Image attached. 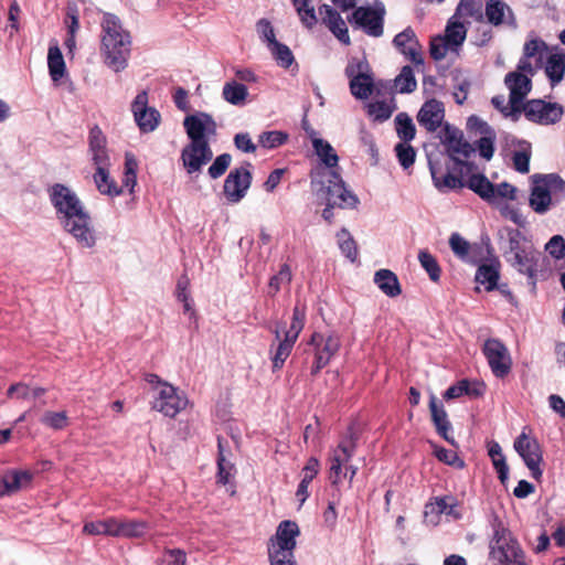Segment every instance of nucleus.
<instances>
[{"label": "nucleus", "instance_id": "nucleus-26", "mask_svg": "<svg viewBox=\"0 0 565 565\" xmlns=\"http://www.w3.org/2000/svg\"><path fill=\"white\" fill-rule=\"evenodd\" d=\"M541 258V253L532 249L522 254V256L512 257L509 260L519 273L527 277V284L535 289L537 282V264Z\"/></svg>", "mask_w": 565, "mask_h": 565}, {"label": "nucleus", "instance_id": "nucleus-37", "mask_svg": "<svg viewBox=\"0 0 565 565\" xmlns=\"http://www.w3.org/2000/svg\"><path fill=\"white\" fill-rule=\"evenodd\" d=\"M541 181L544 182L548 192L551 193V198L553 199V203L559 204L565 201V180L562 179L556 173L550 174H541Z\"/></svg>", "mask_w": 565, "mask_h": 565}, {"label": "nucleus", "instance_id": "nucleus-45", "mask_svg": "<svg viewBox=\"0 0 565 565\" xmlns=\"http://www.w3.org/2000/svg\"><path fill=\"white\" fill-rule=\"evenodd\" d=\"M217 479L220 483L225 486L230 482L232 471L234 470V465L226 459L221 438L217 439Z\"/></svg>", "mask_w": 565, "mask_h": 565}, {"label": "nucleus", "instance_id": "nucleus-36", "mask_svg": "<svg viewBox=\"0 0 565 565\" xmlns=\"http://www.w3.org/2000/svg\"><path fill=\"white\" fill-rule=\"evenodd\" d=\"M488 455L491 458L492 465L498 473V478L504 484L509 477V466L502 452L501 446L497 441L488 444Z\"/></svg>", "mask_w": 565, "mask_h": 565}, {"label": "nucleus", "instance_id": "nucleus-62", "mask_svg": "<svg viewBox=\"0 0 565 565\" xmlns=\"http://www.w3.org/2000/svg\"><path fill=\"white\" fill-rule=\"evenodd\" d=\"M531 152L529 150H520L513 153V167L520 173H527L530 171Z\"/></svg>", "mask_w": 565, "mask_h": 565}, {"label": "nucleus", "instance_id": "nucleus-46", "mask_svg": "<svg viewBox=\"0 0 565 565\" xmlns=\"http://www.w3.org/2000/svg\"><path fill=\"white\" fill-rule=\"evenodd\" d=\"M395 86L401 94H411L417 88V82L413 68L409 65L403 66L395 78Z\"/></svg>", "mask_w": 565, "mask_h": 565}, {"label": "nucleus", "instance_id": "nucleus-49", "mask_svg": "<svg viewBox=\"0 0 565 565\" xmlns=\"http://www.w3.org/2000/svg\"><path fill=\"white\" fill-rule=\"evenodd\" d=\"M268 49L274 60L280 67L288 68L295 62L294 54L286 44L277 41L274 44H271Z\"/></svg>", "mask_w": 565, "mask_h": 565}, {"label": "nucleus", "instance_id": "nucleus-28", "mask_svg": "<svg viewBox=\"0 0 565 565\" xmlns=\"http://www.w3.org/2000/svg\"><path fill=\"white\" fill-rule=\"evenodd\" d=\"M47 67L51 79L54 83L60 82L66 74L64 57L56 40H52L50 42L47 51Z\"/></svg>", "mask_w": 565, "mask_h": 565}, {"label": "nucleus", "instance_id": "nucleus-9", "mask_svg": "<svg viewBox=\"0 0 565 565\" xmlns=\"http://www.w3.org/2000/svg\"><path fill=\"white\" fill-rule=\"evenodd\" d=\"M88 145L90 159L96 167L95 184L102 194H106V139L98 126L90 129Z\"/></svg>", "mask_w": 565, "mask_h": 565}, {"label": "nucleus", "instance_id": "nucleus-63", "mask_svg": "<svg viewBox=\"0 0 565 565\" xmlns=\"http://www.w3.org/2000/svg\"><path fill=\"white\" fill-rule=\"evenodd\" d=\"M479 153L486 160H490L494 153V137L484 135L477 141Z\"/></svg>", "mask_w": 565, "mask_h": 565}, {"label": "nucleus", "instance_id": "nucleus-57", "mask_svg": "<svg viewBox=\"0 0 565 565\" xmlns=\"http://www.w3.org/2000/svg\"><path fill=\"white\" fill-rule=\"evenodd\" d=\"M448 51H454V49L445 41L441 35H437L431 39L429 53L433 60L440 61L445 58Z\"/></svg>", "mask_w": 565, "mask_h": 565}, {"label": "nucleus", "instance_id": "nucleus-52", "mask_svg": "<svg viewBox=\"0 0 565 565\" xmlns=\"http://www.w3.org/2000/svg\"><path fill=\"white\" fill-rule=\"evenodd\" d=\"M292 275L291 269L288 264H282L280 266L279 271L274 275L268 284L269 294L275 296L284 285H289L291 282Z\"/></svg>", "mask_w": 565, "mask_h": 565}, {"label": "nucleus", "instance_id": "nucleus-1", "mask_svg": "<svg viewBox=\"0 0 565 565\" xmlns=\"http://www.w3.org/2000/svg\"><path fill=\"white\" fill-rule=\"evenodd\" d=\"M47 193L62 228L81 246L92 247L95 244V235L90 226V216L76 192L65 184L54 183L47 189Z\"/></svg>", "mask_w": 565, "mask_h": 565}, {"label": "nucleus", "instance_id": "nucleus-25", "mask_svg": "<svg viewBox=\"0 0 565 565\" xmlns=\"http://www.w3.org/2000/svg\"><path fill=\"white\" fill-rule=\"evenodd\" d=\"M319 13L322 17V22L329 28L334 36L343 44H350L349 31L340 13L329 4L320 6Z\"/></svg>", "mask_w": 565, "mask_h": 565}, {"label": "nucleus", "instance_id": "nucleus-42", "mask_svg": "<svg viewBox=\"0 0 565 565\" xmlns=\"http://www.w3.org/2000/svg\"><path fill=\"white\" fill-rule=\"evenodd\" d=\"M291 2L301 23L306 28L312 29L317 24L318 19L315 8L310 6V0H291Z\"/></svg>", "mask_w": 565, "mask_h": 565}, {"label": "nucleus", "instance_id": "nucleus-29", "mask_svg": "<svg viewBox=\"0 0 565 565\" xmlns=\"http://www.w3.org/2000/svg\"><path fill=\"white\" fill-rule=\"evenodd\" d=\"M374 282L387 297L394 298L402 294L397 276L390 269H380L374 275Z\"/></svg>", "mask_w": 565, "mask_h": 565}, {"label": "nucleus", "instance_id": "nucleus-16", "mask_svg": "<svg viewBox=\"0 0 565 565\" xmlns=\"http://www.w3.org/2000/svg\"><path fill=\"white\" fill-rule=\"evenodd\" d=\"M504 83L510 89L511 113L520 114L524 105L523 100L531 92L532 82L526 74L510 72L505 75Z\"/></svg>", "mask_w": 565, "mask_h": 565}, {"label": "nucleus", "instance_id": "nucleus-50", "mask_svg": "<svg viewBox=\"0 0 565 565\" xmlns=\"http://www.w3.org/2000/svg\"><path fill=\"white\" fill-rule=\"evenodd\" d=\"M534 249L533 246L526 242L525 237L518 230L509 233V252L512 254V257L522 256V254H526Z\"/></svg>", "mask_w": 565, "mask_h": 565}, {"label": "nucleus", "instance_id": "nucleus-17", "mask_svg": "<svg viewBox=\"0 0 565 565\" xmlns=\"http://www.w3.org/2000/svg\"><path fill=\"white\" fill-rule=\"evenodd\" d=\"M349 22L361 28L370 36L379 38L383 34V14L371 7L356 8Z\"/></svg>", "mask_w": 565, "mask_h": 565}, {"label": "nucleus", "instance_id": "nucleus-41", "mask_svg": "<svg viewBox=\"0 0 565 565\" xmlns=\"http://www.w3.org/2000/svg\"><path fill=\"white\" fill-rule=\"evenodd\" d=\"M312 146L317 156L328 168H334L338 166L339 157L328 141L316 138L312 140Z\"/></svg>", "mask_w": 565, "mask_h": 565}, {"label": "nucleus", "instance_id": "nucleus-2", "mask_svg": "<svg viewBox=\"0 0 565 565\" xmlns=\"http://www.w3.org/2000/svg\"><path fill=\"white\" fill-rule=\"evenodd\" d=\"M183 127L190 142L182 149L180 159L186 173L192 175L200 173L202 168L213 158L209 137L215 136L217 125L207 113L188 115L183 120Z\"/></svg>", "mask_w": 565, "mask_h": 565}, {"label": "nucleus", "instance_id": "nucleus-35", "mask_svg": "<svg viewBox=\"0 0 565 565\" xmlns=\"http://www.w3.org/2000/svg\"><path fill=\"white\" fill-rule=\"evenodd\" d=\"M456 18H451L445 29V34L441 35L445 41L457 51L458 47L462 45L467 36V29L462 22L455 20Z\"/></svg>", "mask_w": 565, "mask_h": 565}, {"label": "nucleus", "instance_id": "nucleus-44", "mask_svg": "<svg viewBox=\"0 0 565 565\" xmlns=\"http://www.w3.org/2000/svg\"><path fill=\"white\" fill-rule=\"evenodd\" d=\"M137 170L138 161L135 154L131 152H126L122 186L127 188L129 193H132L134 188L137 184Z\"/></svg>", "mask_w": 565, "mask_h": 565}, {"label": "nucleus", "instance_id": "nucleus-55", "mask_svg": "<svg viewBox=\"0 0 565 565\" xmlns=\"http://www.w3.org/2000/svg\"><path fill=\"white\" fill-rule=\"evenodd\" d=\"M232 163V156L227 152L217 156L207 169L211 179L221 178Z\"/></svg>", "mask_w": 565, "mask_h": 565}, {"label": "nucleus", "instance_id": "nucleus-10", "mask_svg": "<svg viewBox=\"0 0 565 565\" xmlns=\"http://www.w3.org/2000/svg\"><path fill=\"white\" fill-rule=\"evenodd\" d=\"M482 353L495 377L504 379L510 374L512 359L503 342L499 339L486 340L482 347Z\"/></svg>", "mask_w": 565, "mask_h": 565}, {"label": "nucleus", "instance_id": "nucleus-56", "mask_svg": "<svg viewBox=\"0 0 565 565\" xmlns=\"http://www.w3.org/2000/svg\"><path fill=\"white\" fill-rule=\"evenodd\" d=\"M396 157L404 169L411 168L416 158L415 149L408 142H399L395 146Z\"/></svg>", "mask_w": 565, "mask_h": 565}, {"label": "nucleus", "instance_id": "nucleus-61", "mask_svg": "<svg viewBox=\"0 0 565 565\" xmlns=\"http://www.w3.org/2000/svg\"><path fill=\"white\" fill-rule=\"evenodd\" d=\"M435 456L437 459L446 465L462 468L465 462L458 457V455L446 448L439 447L435 449Z\"/></svg>", "mask_w": 565, "mask_h": 565}, {"label": "nucleus", "instance_id": "nucleus-60", "mask_svg": "<svg viewBox=\"0 0 565 565\" xmlns=\"http://www.w3.org/2000/svg\"><path fill=\"white\" fill-rule=\"evenodd\" d=\"M546 252L555 259L565 257V239L561 235H554L545 245Z\"/></svg>", "mask_w": 565, "mask_h": 565}, {"label": "nucleus", "instance_id": "nucleus-43", "mask_svg": "<svg viewBox=\"0 0 565 565\" xmlns=\"http://www.w3.org/2000/svg\"><path fill=\"white\" fill-rule=\"evenodd\" d=\"M306 305L297 302L292 309L290 327L285 331L289 338L297 341L306 323Z\"/></svg>", "mask_w": 565, "mask_h": 565}, {"label": "nucleus", "instance_id": "nucleus-30", "mask_svg": "<svg viewBox=\"0 0 565 565\" xmlns=\"http://www.w3.org/2000/svg\"><path fill=\"white\" fill-rule=\"evenodd\" d=\"M500 264L497 259L479 265L476 273V281L483 285L487 291L494 290L500 277Z\"/></svg>", "mask_w": 565, "mask_h": 565}, {"label": "nucleus", "instance_id": "nucleus-40", "mask_svg": "<svg viewBox=\"0 0 565 565\" xmlns=\"http://www.w3.org/2000/svg\"><path fill=\"white\" fill-rule=\"evenodd\" d=\"M473 18L478 22L483 21L482 2L480 0H460L454 18Z\"/></svg>", "mask_w": 565, "mask_h": 565}, {"label": "nucleus", "instance_id": "nucleus-8", "mask_svg": "<svg viewBox=\"0 0 565 565\" xmlns=\"http://www.w3.org/2000/svg\"><path fill=\"white\" fill-rule=\"evenodd\" d=\"M253 180L252 163L245 161L230 171L224 180L223 194L230 203L241 202L247 194Z\"/></svg>", "mask_w": 565, "mask_h": 565}, {"label": "nucleus", "instance_id": "nucleus-33", "mask_svg": "<svg viewBox=\"0 0 565 565\" xmlns=\"http://www.w3.org/2000/svg\"><path fill=\"white\" fill-rule=\"evenodd\" d=\"M31 478L32 476L28 471L12 470L7 472L0 479V489L3 491V497L18 492L24 483L31 481Z\"/></svg>", "mask_w": 565, "mask_h": 565}, {"label": "nucleus", "instance_id": "nucleus-7", "mask_svg": "<svg viewBox=\"0 0 565 565\" xmlns=\"http://www.w3.org/2000/svg\"><path fill=\"white\" fill-rule=\"evenodd\" d=\"M358 434L353 426H349L347 435L332 450L329 461V479L333 486H338L342 480V468L355 454Z\"/></svg>", "mask_w": 565, "mask_h": 565}, {"label": "nucleus", "instance_id": "nucleus-48", "mask_svg": "<svg viewBox=\"0 0 565 565\" xmlns=\"http://www.w3.org/2000/svg\"><path fill=\"white\" fill-rule=\"evenodd\" d=\"M338 244L342 254L354 262L358 258V247L353 237L350 235L347 228H342L337 233Z\"/></svg>", "mask_w": 565, "mask_h": 565}, {"label": "nucleus", "instance_id": "nucleus-5", "mask_svg": "<svg viewBox=\"0 0 565 565\" xmlns=\"http://www.w3.org/2000/svg\"><path fill=\"white\" fill-rule=\"evenodd\" d=\"M108 67L120 72L128 65L131 51V36L124 30L119 20L108 13Z\"/></svg>", "mask_w": 565, "mask_h": 565}, {"label": "nucleus", "instance_id": "nucleus-32", "mask_svg": "<svg viewBox=\"0 0 565 565\" xmlns=\"http://www.w3.org/2000/svg\"><path fill=\"white\" fill-rule=\"evenodd\" d=\"M484 15L488 22L494 26L503 24L507 15L513 19L511 8L502 0H487Z\"/></svg>", "mask_w": 565, "mask_h": 565}, {"label": "nucleus", "instance_id": "nucleus-34", "mask_svg": "<svg viewBox=\"0 0 565 565\" xmlns=\"http://www.w3.org/2000/svg\"><path fill=\"white\" fill-rule=\"evenodd\" d=\"M545 74L552 86L562 82L565 74V53L551 54L545 64Z\"/></svg>", "mask_w": 565, "mask_h": 565}, {"label": "nucleus", "instance_id": "nucleus-19", "mask_svg": "<svg viewBox=\"0 0 565 565\" xmlns=\"http://www.w3.org/2000/svg\"><path fill=\"white\" fill-rule=\"evenodd\" d=\"M394 46L411 62L423 65L422 45L419 44L414 30L408 26L393 39Z\"/></svg>", "mask_w": 565, "mask_h": 565}, {"label": "nucleus", "instance_id": "nucleus-18", "mask_svg": "<svg viewBox=\"0 0 565 565\" xmlns=\"http://www.w3.org/2000/svg\"><path fill=\"white\" fill-rule=\"evenodd\" d=\"M514 546H521L518 540L512 535L501 522L493 525V536L490 543V556L494 561L507 559V554L514 550Z\"/></svg>", "mask_w": 565, "mask_h": 565}, {"label": "nucleus", "instance_id": "nucleus-39", "mask_svg": "<svg viewBox=\"0 0 565 565\" xmlns=\"http://www.w3.org/2000/svg\"><path fill=\"white\" fill-rule=\"evenodd\" d=\"M351 94L358 99H366L373 92V79L370 75L360 73L350 81Z\"/></svg>", "mask_w": 565, "mask_h": 565}, {"label": "nucleus", "instance_id": "nucleus-53", "mask_svg": "<svg viewBox=\"0 0 565 565\" xmlns=\"http://www.w3.org/2000/svg\"><path fill=\"white\" fill-rule=\"evenodd\" d=\"M418 260L422 267L427 271L429 278L437 282L440 279L441 273L437 259L428 250H420L418 254Z\"/></svg>", "mask_w": 565, "mask_h": 565}, {"label": "nucleus", "instance_id": "nucleus-4", "mask_svg": "<svg viewBox=\"0 0 565 565\" xmlns=\"http://www.w3.org/2000/svg\"><path fill=\"white\" fill-rule=\"evenodd\" d=\"M439 138L449 153V160L445 164L444 172H447V166L450 167L452 172L459 170L460 173H462L463 169H466L467 172H471L476 169L475 163L463 161L459 158V156L469 158L476 150L471 143L463 139V134L460 129L446 122L439 132Z\"/></svg>", "mask_w": 565, "mask_h": 565}, {"label": "nucleus", "instance_id": "nucleus-31", "mask_svg": "<svg viewBox=\"0 0 565 565\" xmlns=\"http://www.w3.org/2000/svg\"><path fill=\"white\" fill-rule=\"evenodd\" d=\"M275 339L278 341L277 348L271 355L273 369L279 370L282 367L284 363L290 355L292 348L296 343V340L288 337V334H284L281 338V332L279 329L274 331Z\"/></svg>", "mask_w": 565, "mask_h": 565}, {"label": "nucleus", "instance_id": "nucleus-13", "mask_svg": "<svg viewBox=\"0 0 565 565\" xmlns=\"http://www.w3.org/2000/svg\"><path fill=\"white\" fill-rule=\"evenodd\" d=\"M309 344L315 347V361L311 366V375L316 376L321 369H323L332 356L340 349V339L335 334L324 335L319 332H315L311 335Z\"/></svg>", "mask_w": 565, "mask_h": 565}, {"label": "nucleus", "instance_id": "nucleus-23", "mask_svg": "<svg viewBox=\"0 0 565 565\" xmlns=\"http://www.w3.org/2000/svg\"><path fill=\"white\" fill-rule=\"evenodd\" d=\"M532 182L529 204L535 213L545 214L552 205H555L551 193L544 182L541 181V174L532 175Z\"/></svg>", "mask_w": 565, "mask_h": 565}, {"label": "nucleus", "instance_id": "nucleus-27", "mask_svg": "<svg viewBox=\"0 0 565 565\" xmlns=\"http://www.w3.org/2000/svg\"><path fill=\"white\" fill-rule=\"evenodd\" d=\"M449 245L458 258L470 264H477L478 256L481 255L482 252V248L479 245H471L458 233L451 234Z\"/></svg>", "mask_w": 565, "mask_h": 565}, {"label": "nucleus", "instance_id": "nucleus-64", "mask_svg": "<svg viewBox=\"0 0 565 565\" xmlns=\"http://www.w3.org/2000/svg\"><path fill=\"white\" fill-rule=\"evenodd\" d=\"M7 396L18 399H31V387L23 382L12 384L7 391Z\"/></svg>", "mask_w": 565, "mask_h": 565}, {"label": "nucleus", "instance_id": "nucleus-11", "mask_svg": "<svg viewBox=\"0 0 565 565\" xmlns=\"http://www.w3.org/2000/svg\"><path fill=\"white\" fill-rule=\"evenodd\" d=\"M148 102V93L142 90L131 103V113L141 134L154 131L161 122V114L154 107H150Z\"/></svg>", "mask_w": 565, "mask_h": 565}, {"label": "nucleus", "instance_id": "nucleus-12", "mask_svg": "<svg viewBox=\"0 0 565 565\" xmlns=\"http://www.w3.org/2000/svg\"><path fill=\"white\" fill-rule=\"evenodd\" d=\"M514 449L523 459L531 476L540 481L543 475L540 467L543 461V455L539 441L522 431L514 440Z\"/></svg>", "mask_w": 565, "mask_h": 565}, {"label": "nucleus", "instance_id": "nucleus-15", "mask_svg": "<svg viewBox=\"0 0 565 565\" xmlns=\"http://www.w3.org/2000/svg\"><path fill=\"white\" fill-rule=\"evenodd\" d=\"M300 531L296 522L294 521H282L276 531L274 537H270L267 544V552L273 553V550H276L277 553L281 554H294L296 548V537L299 535Z\"/></svg>", "mask_w": 565, "mask_h": 565}, {"label": "nucleus", "instance_id": "nucleus-6", "mask_svg": "<svg viewBox=\"0 0 565 565\" xmlns=\"http://www.w3.org/2000/svg\"><path fill=\"white\" fill-rule=\"evenodd\" d=\"M154 392L152 408L164 416L174 418L189 404L186 395L169 383L156 386Z\"/></svg>", "mask_w": 565, "mask_h": 565}, {"label": "nucleus", "instance_id": "nucleus-54", "mask_svg": "<svg viewBox=\"0 0 565 565\" xmlns=\"http://www.w3.org/2000/svg\"><path fill=\"white\" fill-rule=\"evenodd\" d=\"M288 140V134L279 130L265 131L259 136V145L266 149H275Z\"/></svg>", "mask_w": 565, "mask_h": 565}, {"label": "nucleus", "instance_id": "nucleus-22", "mask_svg": "<svg viewBox=\"0 0 565 565\" xmlns=\"http://www.w3.org/2000/svg\"><path fill=\"white\" fill-rule=\"evenodd\" d=\"M147 530L148 524L143 521L108 518V535L140 537Z\"/></svg>", "mask_w": 565, "mask_h": 565}, {"label": "nucleus", "instance_id": "nucleus-20", "mask_svg": "<svg viewBox=\"0 0 565 565\" xmlns=\"http://www.w3.org/2000/svg\"><path fill=\"white\" fill-rule=\"evenodd\" d=\"M327 195L329 202L341 209H352L359 203L358 196L347 189L344 181L337 172H333L332 179L329 180Z\"/></svg>", "mask_w": 565, "mask_h": 565}, {"label": "nucleus", "instance_id": "nucleus-47", "mask_svg": "<svg viewBox=\"0 0 565 565\" xmlns=\"http://www.w3.org/2000/svg\"><path fill=\"white\" fill-rule=\"evenodd\" d=\"M396 132L403 142H409L415 138L416 129L412 118L405 114L399 113L395 117Z\"/></svg>", "mask_w": 565, "mask_h": 565}, {"label": "nucleus", "instance_id": "nucleus-24", "mask_svg": "<svg viewBox=\"0 0 565 565\" xmlns=\"http://www.w3.org/2000/svg\"><path fill=\"white\" fill-rule=\"evenodd\" d=\"M429 411L431 422L436 428L437 434L447 443L454 445L455 439L450 435V431L452 430L451 423L448 419L447 412L445 411L443 404L437 399L435 395L430 396Z\"/></svg>", "mask_w": 565, "mask_h": 565}, {"label": "nucleus", "instance_id": "nucleus-58", "mask_svg": "<svg viewBox=\"0 0 565 565\" xmlns=\"http://www.w3.org/2000/svg\"><path fill=\"white\" fill-rule=\"evenodd\" d=\"M546 49V44L544 41L539 39H533L526 41L523 47V55L526 57H536L537 66L542 64L543 61V51Z\"/></svg>", "mask_w": 565, "mask_h": 565}, {"label": "nucleus", "instance_id": "nucleus-3", "mask_svg": "<svg viewBox=\"0 0 565 565\" xmlns=\"http://www.w3.org/2000/svg\"><path fill=\"white\" fill-rule=\"evenodd\" d=\"M429 170L435 186L439 191L445 190H459L465 186L477 193L481 199L488 202H494V184L482 174H471L467 181H465V174H468L466 169L452 172L450 167L447 166V172H444V167L439 162L429 160Z\"/></svg>", "mask_w": 565, "mask_h": 565}, {"label": "nucleus", "instance_id": "nucleus-51", "mask_svg": "<svg viewBox=\"0 0 565 565\" xmlns=\"http://www.w3.org/2000/svg\"><path fill=\"white\" fill-rule=\"evenodd\" d=\"M40 420L44 426L52 428L54 430H61L68 426V416L65 411H46L43 413Z\"/></svg>", "mask_w": 565, "mask_h": 565}, {"label": "nucleus", "instance_id": "nucleus-59", "mask_svg": "<svg viewBox=\"0 0 565 565\" xmlns=\"http://www.w3.org/2000/svg\"><path fill=\"white\" fill-rule=\"evenodd\" d=\"M435 503L437 505L439 513L454 515L456 519L460 518V514L457 511L458 501L456 498L449 497V495L439 497V498H436Z\"/></svg>", "mask_w": 565, "mask_h": 565}, {"label": "nucleus", "instance_id": "nucleus-38", "mask_svg": "<svg viewBox=\"0 0 565 565\" xmlns=\"http://www.w3.org/2000/svg\"><path fill=\"white\" fill-rule=\"evenodd\" d=\"M248 90L244 84L231 81L224 84L222 96L232 105H243L247 98Z\"/></svg>", "mask_w": 565, "mask_h": 565}, {"label": "nucleus", "instance_id": "nucleus-14", "mask_svg": "<svg viewBox=\"0 0 565 565\" xmlns=\"http://www.w3.org/2000/svg\"><path fill=\"white\" fill-rule=\"evenodd\" d=\"M525 117L541 125H552L561 120L563 107L557 103L544 102L542 99H532L522 107Z\"/></svg>", "mask_w": 565, "mask_h": 565}, {"label": "nucleus", "instance_id": "nucleus-21", "mask_svg": "<svg viewBox=\"0 0 565 565\" xmlns=\"http://www.w3.org/2000/svg\"><path fill=\"white\" fill-rule=\"evenodd\" d=\"M445 118L444 104L435 98L424 103L417 115L418 124L429 132L437 131Z\"/></svg>", "mask_w": 565, "mask_h": 565}]
</instances>
